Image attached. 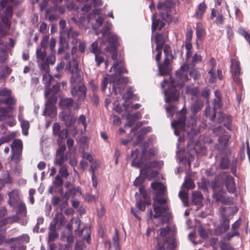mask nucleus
<instances>
[{
    "label": "nucleus",
    "mask_w": 250,
    "mask_h": 250,
    "mask_svg": "<svg viewBox=\"0 0 250 250\" xmlns=\"http://www.w3.org/2000/svg\"><path fill=\"white\" fill-rule=\"evenodd\" d=\"M111 54V58L115 61L110 69L111 71L113 69L114 73L109 76V91L110 94L122 95L125 87L126 84L128 83L129 78L127 77H123L124 73H127L128 71L125 66V62L123 60L117 61L118 57L117 50L114 51H106Z\"/></svg>",
    "instance_id": "obj_1"
},
{
    "label": "nucleus",
    "mask_w": 250,
    "mask_h": 250,
    "mask_svg": "<svg viewBox=\"0 0 250 250\" xmlns=\"http://www.w3.org/2000/svg\"><path fill=\"white\" fill-rule=\"evenodd\" d=\"M140 193L136 192L135 194L136 207L138 210L135 211L131 208V212L134 217L138 220H141V217L138 215L139 211H144L146 210V206L151 205V199L149 195H148L145 187L144 185L141 186L139 189Z\"/></svg>",
    "instance_id": "obj_2"
},
{
    "label": "nucleus",
    "mask_w": 250,
    "mask_h": 250,
    "mask_svg": "<svg viewBox=\"0 0 250 250\" xmlns=\"http://www.w3.org/2000/svg\"><path fill=\"white\" fill-rule=\"evenodd\" d=\"M161 85L162 88L168 86V88L164 91L166 103H170L178 101L180 92L177 84H175V80L171 76L168 80L164 79Z\"/></svg>",
    "instance_id": "obj_3"
},
{
    "label": "nucleus",
    "mask_w": 250,
    "mask_h": 250,
    "mask_svg": "<svg viewBox=\"0 0 250 250\" xmlns=\"http://www.w3.org/2000/svg\"><path fill=\"white\" fill-rule=\"evenodd\" d=\"M148 147V144L145 142L143 144V147L141 151L139 148H136L132 151L130 155V158H132L131 166L133 167L139 168L145 162L146 160V155L147 148Z\"/></svg>",
    "instance_id": "obj_4"
},
{
    "label": "nucleus",
    "mask_w": 250,
    "mask_h": 250,
    "mask_svg": "<svg viewBox=\"0 0 250 250\" xmlns=\"http://www.w3.org/2000/svg\"><path fill=\"white\" fill-rule=\"evenodd\" d=\"M27 211L25 204L21 201H17V223L22 226L26 225L27 223Z\"/></svg>",
    "instance_id": "obj_5"
},
{
    "label": "nucleus",
    "mask_w": 250,
    "mask_h": 250,
    "mask_svg": "<svg viewBox=\"0 0 250 250\" xmlns=\"http://www.w3.org/2000/svg\"><path fill=\"white\" fill-rule=\"evenodd\" d=\"M160 18L158 19H154V16L152 18L151 30L152 32L156 30H161L166 25L167 19L170 18V14L167 12H161Z\"/></svg>",
    "instance_id": "obj_6"
},
{
    "label": "nucleus",
    "mask_w": 250,
    "mask_h": 250,
    "mask_svg": "<svg viewBox=\"0 0 250 250\" xmlns=\"http://www.w3.org/2000/svg\"><path fill=\"white\" fill-rule=\"evenodd\" d=\"M59 118L67 128L72 126L76 123V118L70 110H62L59 113Z\"/></svg>",
    "instance_id": "obj_7"
},
{
    "label": "nucleus",
    "mask_w": 250,
    "mask_h": 250,
    "mask_svg": "<svg viewBox=\"0 0 250 250\" xmlns=\"http://www.w3.org/2000/svg\"><path fill=\"white\" fill-rule=\"evenodd\" d=\"M222 103L221 100V96H218V99H214L213 102V107L211 111L209 106H207L205 110V115L209 119L214 122L216 116V110L222 108Z\"/></svg>",
    "instance_id": "obj_8"
},
{
    "label": "nucleus",
    "mask_w": 250,
    "mask_h": 250,
    "mask_svg": "<svg viewBox=\"0 0 250 250\" xmlns=\"http://www.w3.org/2000/svg\"><path fill=\"white\" fill-rule=\"evenodd\" d=\"M229 229V219L226 215L222 214L220 220V225L214 229V234L219 236L226 232Z\"/></svg>",
    "instance_id": "obj_9"
},
{
    "label": "nucleus",
    "mask_w": 250,
    "mask_h": 250,
    "mask_svg": "<svg viewBox=\"0 0 250 250\" xmlns=\"http://www.w3.org/2000/svg\"><path fill=\"white\" fill-rule=\"evenodd\" d=\"M14 98L11 96V91L6 88H0V105L13 104Z\"/></svg>",
    "instance_id": "obj_10"
},
{
    "label": "nucleus",
    "mask_w": 250,
    "mask_h": 250,
    "mask_svg": "<svg viewBox=\"0 0 250 250\" xmlns=\"http://www.w3.org/2000/svg\"><path fill=\"white\" fill-rule=\"evenodd\" d=\"M225 194V190L224 189L221 188L217 191L213 192L212 197L216 202H220L224 205H229L230 202V199L228 197L225 196L224 195Z\"/></svg>",
    "instance_id": "obj_11"
},
{
    "label": "nucleus",
    "mask_w": 250,
    "mask_h": 250,
    "mask_svg": "<svg viewBox=\"0 0 250 250\" xmlns=\"http://www.w3.org/2000/svg\"><path fill=\"white\" fill-rule=\"evenodd\" d=\"M108 45L104 48L105 51H114L118 49L119 45V38L116 35H112L107 38Z\"/></svg>",
    "instance_id": "obj_12"
},
{
    "label": "nucleus",
    "mask_w": 250,
    "mask_h": 250,
    "mask_svg": "<svg viewBox=\"0 0 250 250\" xmlns=\"http://www.w3.org/2000/svg\"><path fill=\"white\" fill-rule=\"evenodd\" d=\"M170 60H164L162 63H159L157 65L159 73L161 76H167L170 74L171 68L170 67Z\"/></svg>",
    "instance_id": "obj_13"
},
{
    "label": "nucleus",
    "mask_w": 250,
    "mask_h": 250,
    "mask_svg": "<svg viewBox=\"0 0 250 250\" xmlns=\"http://www.w3.org/2000/svg\"><path fill=\"white\" fill-rule=\"evenodd\" d=\"M66 36V33L60 31L59 36V47L58 50V53L61 54L64 52L65 49H68L69 47V41Z\"/></svg>",
    "instance_id": "obj_14"
},
{
    "label": "nucleus",
    "mask_w": 250,
    "mask_h": 250,
    "mask_svg": "<svg viewBox=\"0 0 250 250\" xmlns=\"http://www.w3.org/2000/svg\"><path fill=\"white\" fill-rule=\"evenodd\" d=\"M112 24L107 22L105 25L101 29V33L102 34V37L99 38V42L102 44H105L107 42V38L110 35V29Z\"/></svg>",
    "instance_id": "obj_15"
},
{
    "label": "nucleus",
    "mask_w": 250,
    "mask_h": 250,
    "mask_svg": "<svg viewBox=\"0 0 250 250\" xmlns=\"http://www.w3.org/2000/svg\"><path fill=\"white\" fill-rule=\"evenodd\" d=\"M12 16V7L9 5L2 16V21L5 27L9 28L11 25V19Z\"/></svg>",
    "instance_id": "obj_16"
},
{
    "label": "nucleus",
    "mask_w": 250,
    "mask_h": 250,
    "mask_svg": "<svg viewBox=\"0 0 250 250\" xmlns=\"http://www.w3.org/2000/svg\"><path fill=\"white\" fill-rule=\"evenodd\" d=\"M225 186L229 193H233L236 191V185L234 178L231 175L226 176L224 181Z\"/></svg>",
    "instance_id": "obj_17"
},
{
    "label": "nucleus",
    "mask_w": 250,
    "mask_h": 250,
    "mask_svg": "<svg viewBox=\"0 0 250 250\" xmlns=\"http://www.w3.org/2000/svg\"><path fill=\"white\" fill-rule=\"evenodd\" d=\"M74 101L71 98H61L59 103L60 108L63 110H70L74 104Z\"/></svg>",
    "instance_id": "obj_18"
},
{
    "label": "nucleus",
    "mask_w": 250,
    "mask_h": 250,
    "mask_svg": "<svg viewBox=\"0 0 250 250\" xmlns=\"http://www.w3.org/2000/svg\"><path fill=\"white\" fill-rule=\"evenodd\" d=\"M82 195L81 188L79 186H73V188L68 189L64 193V200L66 201L70 197H75L77 195L80 196Z\"/></svg>",
    "instance_id": "obj_19"
},
{
    "label": "nucleus",
    "mask_w": 250,
    "mask_h": 250,
    "mask_svg": "<svg viewBox=\"0 0 250 250\" xmlns=\"http://www.w3.org/2000/svg\"><path fill=\"white\" fill-rule=\"evenodd\" d=\"M13 104L0 105V121H4L10 117L9 112L13 108Z\"/></svg>",
    "instance_id": "obj_20"
},
{
    "label": "nucleus",
    "mask_w": 250,
    "mask_h": 250,
    "mask_svg": "<svg viewBox=\"0 0 250 250\" xmlns=\"http://www.w3.org/2000/svg\"><path fill=\"white\" fill-rule=\"evenodd\" d=\"M57 101V97L55 95H52L50 96L45 103V107L43 111L42 115L46 116L48 115L47 113V110H50L51 111H53V105H54Z\"/></svg>",
    "instance_id": "obj_21"
},
{
    "label": "nucleus",
    "mask_w": 250,
    "mask_h": 250,
    "mask_svg": "<svg viewBox=\"0 0 250 250\" xmlns=\"http://www.w3.org/2000/svg\"><path fill=\"white\" fill-rule=\"evenodd\" d=\"M151 188L156 191V196L163 195L165 191L166 187L161 183L158 182H153L151 184Z\"/></svg>",
    "instance_id": "obj_22"
},
{
    "label": "nucleus",
    "mask_w": 250,
    "mask_h": 250,
    "mask_svg": "<svg viewBox=\"0 0 250 250\" xmlns=\"http://www.w3.org/2000/svg\"><path fill=\"white\" fill-rule=\"evenodd\" d=\"M177 119L171 122L172 127H177L185 129L186 116H176Z\"/></svg>",
    "instance_id": "obj_23"
},
{
    "label": "nucleus",
    "mask_w": 250,
    "mask_h": 250,
    "mask_svg": "<svg viewBox=\"0 0 250 250\" xmlns=\"http://www.w3.org/2000/svg\"><path fill=\"white\" fill-rule=\"evenodd\" d=\"M18 120L20 122V125L22 129V134L24 136L28 134V130L30 127V124L28 121L22 119L21 113L18 115Z\"/></svg>",
    "instance_id": "obj_24"
},
{
    "label": "nucleus",
    "mask_w": 250,
    "mask_h": 250,
    "mask_svg": "<svg viewBox=\"0 0 250 250\" xmlns=\"http://www.w3.org/2000/svg\"><path fill=\"white\" fill-rule=\"evenodd\" d=\"M153 208L155 214L153 217L154 219H157L162 216V214L168 210V208L167 206H158L155 203L153 204Z\"/></svg>",
    "instance_id": "obj_25"
},
{
    "label": "nucleus",
    "mask_w": 250,
    "mask_h": 250,
    "mask_svg": "<svg viewBox=\"0 0 250 250\" xmlns=\"http://www.w3.org/2000/svg\"><path fill=\"white\" fill-rule=\"evenodd\" d=\"M164 53L165 55L164 60H169L170 59L173 61L176 59L175 50H174V53H172L170 46L167 44L164 45Z\"/></svg>",
    "instance_id": "obj_26"
},
{
    "label": "nucleus",
    "mask_w": 250,
    "mask_h": 250,
    "mask_svg": "<svg viewBox=\"0 0 250 250\" xmlns=\"http://www.w3.org/2000/svg\"><path fill=\"white\" fill-rule=\"evenodd\" d=\"M207 8V7L205 3V1H203L200 3L195 10L194 17L197 19L202 18Z\"/></svg>",
    "instance_id": "obj_27"
},
{
    "label": "nucleus",
    "mask_w": 250,
    "mask_h": 250,
    "mask_svg": "<svg viewBox=\"0 0 250 250\" xmlns=\"http://www.w3.org/2000/svg\"><path fill=\"white\" fill-rule=\"evenodd\" d=\"M22 147V141L21 139H17V164L20 161ZM21 170V168H18V165H17V172L20 173Z\"/></svg>",
    "instance_id": "obj_28"
},
{
    "label": "nucleus",
    "mask_w": 250,
    "mask_h": 250,
    "mask_svg": "<svg viewBox=\"0 0 250 250\" xmlns=\"http://www.w3.org/2000/svg\"><path fill=\"white\" fill-rule=\"evenodd\" d=\"M204 105V102L203 100L197 99L192 104L191 106V111L194 114H196L201 110Z\"/></svg>",
    "instance_id": "obj_29"
},
{
    "label": "nucleus",
    "mask_w": 250,
    "mask_h": 250,
    "mask_svg": "<svg viewBox=\"0 0 250 250\" xmlns=\"http://www.w3.org/2000/svg\"><path fill=\"white\" fill-rule=\"evenodd\" d=\"M104 44H101L98 40H96L93 42L91 45V52L94 55L98 54V53H102L101 46Z\"/></svg>",
    "instance_id": "obj_30"
},
{
    "label": "nucleus",
    "mask_w": 250,
    "mask_h": 250,
    "mask_svg": "<svg viewBox=\"0 0 250 250\" xmlns=\"http://www.w3.org/2000/svg\"><path fill=\"white\" fill-rule=\"evenodd\" d=\"M79 35V32L76 31H74L72 27H70L66 30V36L67 39L70 38L73 39L72 43H75L77 42V37Z\"/></svg>",
    "instance_id": "obj_31"
},
{
    "label": "nucleus",
    "mask_w": 250,
    "mask_h": 250,
    "mask_svg": "<svg viewBox=\"0 0 250 250\" xmlns=\"http://www.w3.org/2000/svg\"><path fill=\"white\" fill-rule=\"evenodd\" d=\"M172 5L171 1L166 0L163 2H159L157 7L160 10H164V12L168 13L167 11L172 7Z\"/></svg>",
    "instance_id": "obj_32"
},
{
    "label": "nucleus",
    "mask_w": 250,
    "mask_h": 250,
    "mask_svg": "<svg viewBox=\"0 0 250 250\" xmlns=\"http://www.w3.org/2000/svg\"><path fill=\"white\" fill-rule=\"evenodd\" d=\"M182 187L188 190L192 189L194 188L195 185L191 178L186 176L185 178L184 182L182 185Z\"/></svg>",
    "instance_id": "obj_33"
},
{
    "label": "nucleus",
    "mask_w": 250,
    "mask_h": 250,
    "mask_svg": "<svg viewBox=\"0 0 250 250\" xmlns=\"http://www.w3.org/2000/svg\"><path fill=\"white\" fill-rule=\"evenodd\" d=\"M11 72V69L7 65H2L0 67V79L7 77Z\"/></svg>",
    "instance_id": "obj_34"
},
{
    "label": "nucleus",
    "mask_w": 250,
    "mask_h": 250,
    "mask_svg": "<svg viewBox=\"0 0 250 250\" xmlns=\"http://www.w3.org/2000/svg\"><path fill=\"white\" fill-rule=\"evenodd\" d=\"M230 166V161L228 157H223L220 162V168L221 169H228Z\"/></svg>",
    "instance_id": "obj_35"
},
{
    "label": "nucleus",
    "mask_w": 250,
    "mask_h": 250,
    "mask_svg": "<svg viewBox=\"0 0 250 250\" xmlns=\"http://www.w3.org/2000/svg\"><path fill=\"white\" fill-rule=\"evenodd\" d=\"M204 30L200 23L197 22L196 25V34L197 38L199 40H202Z\"/></svg>",
    "instance_id": "obj_36"
},
{
    "label": "nucleus",
    "mask_w": 250,
    "mask_h": 250,
    "mask_svg": "<svg viewBox=\"0 0 250 250\" xmlns=\"http://www.w3.org/2000/svg\"><path fill=\"white\" fill-rule=\"evenodd\" d=\"M78 92L79 94V98L84 99L86 97V87L84 84H81L78 86L77 87Z\"/></svg>",
    "instance_id": "obj_37"
},
{
    "label": "nucleus",
    "mask_w": 250,
    "mask_h": 250,
    "mask_svg": "<svg viewBox=\"0 0 250 250\" xmlns=\"http://www.w3.org/2000/svg\"><path fill=\"white\" fill-rule=\"evenodd\" d=\"M197 185L198 188L204 192H207L208 190V183L205 178H202L200 181L198 182Z\"/></svg>",
    "instance_id": "obj_38"
},
{
    "label": "nucleus",
    "mask_w": 250,
    "mask_h": 250,
    "mask_svg": "<svg viewBox=\"0 0 250 250\" xmlns=\"http://www.w3.org/2000/svg\"><path fill=\"white\" fill-rule=\"evenodd\" d=\"M9 199L8 203L9 205L14 209L16 208V194L14 190L8 193Z\"/></svg>",
    "instance_id": "obj_39"
},
{
    "label": "nucleus",
    "mask_w": 250,
    "mask_h": 250,
    "mask_svg": "<svg viewBox=\"0 0 250 250\" xmlns=\"http://www.w3.org/2000/svg\"><path fill=\"white\" fill-rule=\"evenodd\" d=\"M203 198V195L200 192L197 191L192 194L191 203L193 205H198L201 201H196V200H201Z\"/></svg>",
    "instance_id": "obj_40"
},
{
    "label": "nucleus",
    "mask_w": 250,
    "mask_h": 250,
    "mask_svg": "<svg viewBox=\"0 0 250 250\" xmlns=\"http://www.w3.org/2000/svg\"><path fill=\"white\" fill-rule=\"evenodd\" d=\"M189 75L194 81L199 79L201 77L200 72L197 68H191Z\"/></svg>",
    "instance_id": "obj_41"
},
{
    "label": "nucleus",
    "mask_w": 250,
    "mask_h": 250,
    "mask_svg": "<svg viewBox=\"0 0 250 250\" xmlns=\"http://www.w3.org/2000/svg\"><path fill=\"white\" fill-rule=\"evenodd\" d=\"M230 137L228 135H222L218 138V142L222 147H226L228 144Z\"/></svg>",
    "instance_id": "obj_42"
},
{
    "label": "nucleus",
    "mask_w": 250,
    "mask_h": 250,
    "mask_svg": "<svg viewBox=\"0 0 250 250\" xmlns=\"http://www.w3.org/2000/svg\"><path fill=\"white\" fill-rule=\"evenodd\" d=\"M30 241V237L27 234L17 237V243H28Z\"/></svg>",
    "instance_id": "obj_43"
},
{
    "label": "nucleus",
    "mask_w": 250,
    "mask_h": 250,
    "mask_svg": "<svg viewBox=\"0 0 250 250\" xmlns=\"http://www.w3.org/2000/svg\"><path fill=\"white\" fill-rule=\"evenodd\" d=\"M133 91L131 87H129L126 92H125L122 96V98L125 100V103L129 101L132 98Z\"/></svg>",
    "instance_id": "obj_44"
},
{
    "label": "nucleus",
    "mask_w": 250,
    "mask_h": 250,
    "mask_svg": "<svg viewBox=\"0 0 250 250\" xmlns=\"http://www.w3.org/2000/svg\"><path fill=\"white\" fill-rule=\"evenodd\" d=\"M57 136H58L59 139L57 140L58 145L61 144L62 142L65 139L67 136V131L66 129H62Z\"/></svg>",
    "instance_id": "obj_45"
},
{
    "label": "nucleus",
    "mask_w": 250,
    "mask_h": 250,
    "mask_svg": "<svg viewBox=\"0 0 250 250\" xmlns=\"http://www.w3.org/2000/svg\"><path fill=\"white\" fill-rule=\"evenodd\" d=\"M54 221H56L57 224L59 223L60 226H62L64 224L65 219L62 213H58L55 215Z\"/></svg>",
    "instance_id": "obj_46"
},
{
    "label": "nucleus",
    "mask_w": 250,
    "mask_h": 250,
    "mask_svg": "<svg viewBox=\"0 0 250 250\" xmlns=\"http://www.w3.org/2000/svg\"><path fill=\"white\" fill-rule=\"evenodd\" d=\"M53 78L52 76L48 74H44L42 77V81L45 86L50 87Z\"/></svg>",
    "instance_id": "obj_47"
},
{
    "label": "nucleus",
    "mask_w": 250,
    "mask_h": 250,
    "mask_svg": "<svg viewBox=\"0 0 250 250\" xmlns=\"http://www.w3.org/2000/svg\"><path fill=\"white\" fill-rule=\"evenodd\" d=\"M7 213V210L5 207H0V227L5 225L6 221L2 219Z\"/></svg>",
    "instance_id": "obj_48"
},
{
    "label": "nucleus",
    "mask_w": 250,
    "mask_h": 250,
    "mask_svg": "<svg viewBox=\"0 0 250 250\" xmlns=\"http://www.w3.org/2000/svg\"><path fill=\"white\" fill-rule=\"evenodd\" d=\"M179 198L182 200L185 206L186 207L188 206V204L187 203V201L188 199V192L185 191L180 190L178 194Z\"/></svg>",
    "instance_id": "obj_49"
},
{
    "label": "nucleus",
    "mask_w": 250,
    "mask_h": 250,
    "mask_svg": "<svg viewBox=\"0 0 250 250\" xmlns=\"http://www.w3.org/2000/svg\"><path fill=\"white\" fill-rule=\"evenodd\" d=\"M145 135H144L140 131H138L137 134L136 139L135 141L133 142V146H136L140 144L142 141L145 139Z\"/></svg>",
    "instance_id": "obj_50"
},
{
    "label": "nucleus",
    "mask_w": 250,
    "mask_h": 250,
    "mask_svg": "<svg viewBox=\"0 0 250 250\" xmlns=\"http://www.w3.org/2000/svg\"><path fill=\"white\" fill-rule=\"evenodd\" d=\"M155 43H165L166 40L162 33H156L154 36Z\"/></svg>",
    "instance_id": "obj_51"
},
{
    "label": "nucleus",
    "mask_w": 250,
    "mask_h": 250,
    "mask_svg": "<svg viewBox=\"0 0 250 250\" xmlns=\"http://www.w3.org/2000/svg\"><path fill=\"white\" fill-rule=\"evenodd\" d=\"M176 106L174 105H169L167 106L166 108V110L167 114H168L167 117L172 118L174 113L176 110Z\"/></svg>",
    "instance_id": "obj_52"
},
{
    "label": "nucleus",
    "mask_w": 250,
    "mask_h": 250,
    "mask_svg": "<svg viewBox=\"0 0 250 250\" xmlns=\"http://www.w3.org/2000/svg\"><path fill=\"white\" fill-rule=\"evenodd\" d=\"M95 61L96 62V65L99 67L100 65L104 62V58L103 53L95 55Z\"/></svg>",
    "instance_id": "obj_53"
},
{
    "label": "nucleus",
    "mask_w": 250,
    "mask_h": 250,
    "mask_svg": "<svg viewBox=\"0 0 250 250\" xmlns=\"http://www.w3.org/2000/svg\"><path fill=\"white\" fill-rule=\"evenodd\" d=\"M239 33L243 36L250 45V34L245 29L240 28L239 29Z\"/></svg>",
    "instance_id": "obj_54"
},
{
    "label": "nucleus",
    "mask_w": 250,
    "mask_h": 250,
    "mask_svg": "<svg viewBox=\"0 0 250 250\" xmlns=\"http://www.w3.org/2000/svg\"><path fill=\"white\" fill-rule=\"evenodd\" d=\"M46 49H44L42 51L41 49H37L36 50V55L38 59H39L42 61H44L46 56V53L45 52Z\"/></svg>",
    "instance_id": "obj_55"
},
{
    "label": "nucleus",
    "mask_w": 250,
    "mask_h": 250,
    "mask_svg": "<svg viewBox=\"0 0 250 250\" xmlns=\"http://www.w3.org/2000/svg\"><path fill=\"white\" fill-rule=\"evenodd\" d=\"M59 157L56 158L54 161L55 165L61 166L63 163L67 160V157L64 154L59 155Z\"/></svg>",
    "instance_id": "obj_56"
},
{
    "label": "nucleus",
    "mask_w": 250,
    "mask_h": 250,
    "mask_svg": "<svg viewBox=\"0 0 250 250\" xmlns=\"http://www.w3.org/2000/svg\"><path fill=\"white\" fill-rule=\"evenodd\" d=\"M208 73L210 75V77L208 79L209 83H216L217 81V77L214 71V69H210L208 71Z\"/></svg>",
    "instance_id": "obj_57"
},
{
    "label": "nucleus",
    "mask_w": 250,
    "mask_h": 250,
    "mask_svg": "<svg viewBox=\"0 0 250 250\" xmlns=\"http://www.w3.org/2000/svg\"><path fill=\"white\" fill-rule=\"evenodd\" d=\"M11 155L8 159L10 160H13L15 159L16 157V139H13L12 143L11 145Z\"/></svg>",
    "instance_id": "obj_58"
},
{
    "label": "nucleus",
    "mask_w": 250,
    "mask_h": 250,
    "mask_svg": "<svg viewBox=\"0 0 250 250\" xmlns=\"http://www.w3.org/2000/svg\"><path fill=\"white\" fill-rule=\"evenodd\" d=\"M53 184L55 188H61L63 184V181L60 175H57L53 182Z\"/></svg>",
    "instance_id": "obj_59"
},
{
    "label": "nucleus",
    "mask_w": 250,
    "mask_h": 250,
    "mask_svg": "<svg viewBox=\"0 0 250 250\" xmlns=\"http://www.w3.org/2000/svg\"><path fill=\"white\" fill-rule=\"evenodd\" d=\"M149 168L148 166L146 165L144 167L141 168L140 175H142V177L145 178V179L147 178L149 172Z\"/></svg>",
    "instance_id": "obj_60"
},
{
    "label": "nucleus",
    "mask_w": 250,
    "mask_h": 250,
    "mask_svg": "<svg viewBox=\"0 0 250 250\" xmlns=\"http://www.w3.org/2000/svg\"><path fill=\"white\" fill-rule=\"evenodd\" d=\"M241 73V68H240V63L239 61H237L235 62V68L232 71V75L233 76L236 75H240Z\"/></svg>",
    "instance_id": "obj_61"
},
{
    "label": "nucleus",
    "mask_w": 250,
    "mask_h": 250,
    "mask_svg": "<svg viewBox=\"0 0 250 250\" xmlns=\"http://www.w3.org/2000/svg\"><path fill=\"white\" fill-rule=\"evenodd\" d=\"M224 125L228 129L230 130L231 129L232 118L230 115H227L225 120L224 121Z\"/></svg>",
    "instance_id": "obj_62"
},
{
    "label": "nucleus",
    "mask_w": 250,
    "mask_h": 250,
    "mask_svg": "<svg viewBox=\"0 0 250 250\" xmlns=\"http://www.w3.org/2000/svg\"><path fill=\"white\" fill-rule=\"evenodd\" d=\"M145 178L139 176L136 178L134 181L133 182V185L135 187L142 186V185L145 182Z\"/></svg>",
    "instance_id": "obj_63"
},
{
    "label": "nucleus",
    "mask_w": 250,
    "mask_h": 250,
    "mask_svg": "<svg viewBox=\"0 0 250 250\" xmlns=\"http://www.w3.org/2000/svg\"><path fill=\"white\" fill-rule=\"evenodd\" d=\"M198 231L199 233L200 236L202 238L205 239L208 237V232L202 226H200L198 227Z\"/></svg>",
    "instance_id": "obj_64"
}]
</instances>
